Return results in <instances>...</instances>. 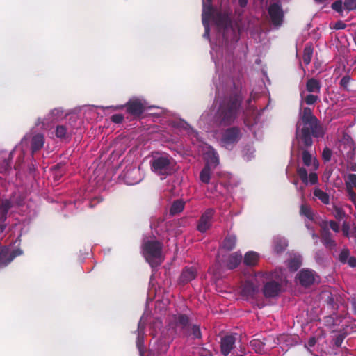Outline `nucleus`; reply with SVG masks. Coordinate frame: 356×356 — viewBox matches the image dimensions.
I'll list each match as a JSON object with an SVG mask.
<instances>
[{"label":"nucleus","mask_w":356,"mask_h":356,"mask_svg":"<svg viewBox=\"0 0 356 356\" xmlns=\"http://www.w3.org/2000/svg\"><path fill=\"white\" fill-rule=\"evenodd\" d=\"M350 225L349 223L344 221L342 225V232L345 236H349Z\"/></svg>","instance_id":"obj_48"},{"label":"nucleus","mask_w":356,"mask_h":356,"mask_svg":"<svg viewBox=\"0 0 356 356\" xmlns=\"http://www.w3.org/2000/svg\"><path fill=\"white\" fill-rule=\"evenodd\" d=\"M329 225H330V228L334 232H337L338 233L340 230L339 229V225L336 222V221H334V220H330L329 222Z\"/></svg>","instance_id":"obj_51"},{"label":"nucleus","mask_w":356,"mask_h":356,"mask_svg":"<svg viewBox=\"0 0 356 356\" xmlns=\"http://www.w3.org/2000/svg\"><path fill=\"white\" fill-rule=\"evenodd\" d=\"M332 155V150L328 147H325L322 152V159L325 162H329Z\"/></svg>","instance_id":"obj_39"},{"label":"nucleus","mask_w":356,"mask_h":356,"mask_svg":"<svg viewBox=\"0 0 356 356\" xmlns=\"http://www.w3.org/2000/svg\"><path fill=\"white\" fill-rule=\"evenodd\" d=\"M345 339V336L342 334H340L336 337L334 341V343L337 347H340Z\"/></svg>","instance_id":"obj_46"},{"label":"nucleus","mask_w":356,"mask_h":356,"mask_svg":"<svg viewBox=\"0 0 356 356\" xmlns=\"http://www.w3.org/2000/svg\"><path fill=\"white\" fill-rule=\"evenodd\" d=\"M287 246V243L285 241L282 239H276L274 241L273 250L277 254L283 252Z\"/></svg>","instance_id":"obj_30"},{"label":"nucleus","mask_w":356,"mask_h":356,"mask_svg":"<svg viewBox=\"0 0 356 356\" xmlns=\"http://www.w3.org/2000/svg\"><path fill=\"white\" fill-rule=\"evenodd\" d=\"M163 244L157 240L144 241L142 252L146 261L152 268H156L163 261L162 257Z\"/></svg>","instance_id":"obj_4"},{"label":"nucleus","mask_w":356,"mask_h":356,"mask_svg":"<svg viewBox=\"0 0 356 356\" xmlns=\"http://www.w3.org/2000/svg\"><path fill=\"white\" fill-rule=\"evenodd\" d=\"M143 335H140V339H139V334H138V338H137V346L138 347V348L140 350V353L141 356H143V353H142V351L140 350V344H141V343L143 342Z\"/></svg>","instance_id":"obj_56"},{"label":"nucleus","mask_w":356,"mask_h":356,"mask_svg":"<svg viewBox=\"0 0 356 356\" xmlns=\"http://www.w3.org/2000/svg\"><path fill=\"white\" fill-rule=\"evenodd\" d=\"M350 257V251L347 248L343 249L339 256V261L342 264H346Z\"/></svg>","instance_id":"obj_34"},{"label":"nucleus","mask_w":356,"mask_h":356,"mask_svg":"<svg viewBox=\"0 0 356 356\" xmlns=\"http://www.w3.org/2000/svg\"><path fill=\"white\" fill-rule=\"evenodd\" d=\"M242 261V254L239 252H235L229 255L226 266L228 269L232 270L238 267Z\"/></svg>","instance_id":"obj_19"},{"label":"nucleus","mask_w":356,"mask_h":356,"mask_svg":"<svg viewBox=\"0 0 356 356\" xmlns=\"http://www.w3.org/2000/svg\"><path fill=\"white\" fill-rule=\"evenodd\" d=\"M343 5L346 10H356V0H344Z\"/></svg>","instance_id":"obj_40"},{"label":"nucleus","mask_w":356,"mask_h":356,"mask_svg":"<svg viewBox=\"0 0 356 356\" xmlns=\"http://www.w3.org/2000/svg\"><path fill=\"white\" fill-rule=\"evenodd\" d=\"M185 202L181 200H177L174 201L170 209V214L171 216L177 215L181 213L184 208Z\"/></svg>","instance_id":"obj_25"},{"label":"nucleus","mask_w":356,"mask_h":356,"mask_svg":"<svg viewBox=\"0 0 356 356\" xmlns=\"http://www.w3.org/2000/svg\"><path fill=\"white\" fill-rule=\"evenodd\" d=\"M219 18H220V22H222L224 19V17H222V16H219Z\"/></svg>","instance_id":"obj_64"},{"label":"nucleus","mask_w":356,"mask_h":356,"mask_svg":"<svg viewBox=\"0 0 356 356\" xmlns=\"http://www.w3.org/2000/svg\"><path fill=\"white\" fill-rule=\"evenodd\" d=\"M258 291V288L250 281H246L241 290L243 296L246 298H253L256 293Z\"/></svg>","instance_id":"obj_20"},{"label":"nucleus","mask_w":356,"mask_h":356,"mask_svg":"<svg viewBox=\"0 0 356 356\" xmlns=\"http://www.w3.org/2000/svg\"><path fill=\"white\" fill-rule=\"evenodd\" d=\"M268 12L273 25L275 26H281L284 18L282 6L277 3H273L269 6Z\"/></svg>","instance_id":"obj_10"},{"label":"nucleus","mask_w":356,"mask_h":356,"mask_svg":"<svg viewBox=\"0 0 356 356\" xmlns=\"http://www.w3.org/2000/svg\"><path fill=\"white\" fill-rule=\"evenodd\" d=\"M211 169L210 165L207 163L200 173V179L202 182L209 184L211 179Z\"/></svg>","instance_id":"obj_26"},{"label":"nucleus","mask_w":356,"mask_h":356,"mask_svg":"<svg viewBox=\"0 0 356 356\" xmlns=\"http://www.w3.org/2000/svg\"><path fill=\"white\" fill-rule=\"evenodd\" d=\"M259 256L256 252L249 251L244 256L243 262L246 266H256L259 261Z\"/></svg>","instance_id":"obj_24"},{"label":"nucleus","mask_w":356,"mask_h":356,"mask_svg":"<svg viewBox=\"0 0 356 356\" xmlns=\"http://www.w3.org/2000/svg\"><path fill=\"white\" fill-rule=\"evenodd\" d=\"M321 242L326 248L331 249L337 245L335 241L332 239V233L326 227H323L321 228Z\"/></svg>","instance_id":"obj_17"},{"label":"nucleus","mask_w":356,"mask_h":356,"mask_svg":"<svg viewBox=\"0 0 356 356\" xmlns=\"http://www.w3.org/2000/svg\"><path fill=\"white\" fill-rule=\"evenodd\" d=\"M168 327L179 337H191L193 339H201L202 337L200 325L192 324L190 318L185 314L172 315L169 318Z\"/></svg>","instance_id":"obj_3"},{"label":"nucleus","mask_w":356,"mask_h":356,"mask_svg":"<svg viewBox=\"0 0 356 356\" xmlns=\"http://www.w3.org/2000/svg\"><path fill=\"white\" fill-rule=\"evenodd\" d=\"M346 24L343 21L339 20L334 24L333 29L336 30H343L346 29Z\"/></svg>","instance_id":"obj_49"},{"label":"nucleus","mask_w":356,"mask_h":356,"mask_svg":"<svg viewBox=\"0 0 356 356\" xmlns=\"http://www.w3.org/2000/svg\"><path fill=\"white\" fill-rule=\"evenodd\" d=\"M314 49L312 44H307L303 50L302 60L305 65H309L311 63L313 56Z\"/></svg>","instance_id":"obj_27"},{"label":"nucleus","mask_w":356,"mask_h":356,"mask_svg":"<svg viewBox=\"0 0 356 356\" xmlns=\"http://www.w3.org/2000/svg\"><path fill=\"white\" fill-rule=\"evenodd\" d=\"M347 188V191H348V193L350 197L351 200H354L355 199V197H356V194L354 192L353 188L348 186V187H346Z\"/></svg>","instance_id":"obj_55"},{"label":"nucleus","mask_w":356,"mask_h":356,"mask_svg":"<svg viewBox=\"0 0 356 356\" xmlns=\"http://www.w3.org/2000/svg\"><path fill=\"white\" fill-rule=\"evenodd\" d=\"M145 328V323L142 321V318H140V321L138 324V334L140 335L144 334V330Z\"/></svg>","instance_id":"obj_50"},{"label":"nucleus","mask_w":356,"mask_h":356,"mask_svg":"<svg viewBox=\"0 0 356 356\" xmlns=\"http://www.w3.org/2000/svg\"><path fill=\"white\" fill-rule=\"evenodd\" d=\"M346 187L356 188V175L350 174L348 176V179L346 181Z\"/></svg>","instance_id":"obj_38"},{"label":"nucleus","mask_w":356,"mask_h":356,"mask_svg":"<svg viewBox=\"0 0 356 356\" xmlns=\"http://www.w3.org/2000/svg\"><path fill=\"white\" fill-rule=\"evenodd\" d=\"M248 0H238V4L241 8H245L248 4Z\"/></svg>","instance_id":"obj_58"},{"label":"nucleus","mask_w":356,"mask_h":356,"mask_svg":"<svg viewBox=\"0 0 356 356\" xmlns=\"http://www.w3.org/2000/svg\"><path fill=\"white\" fill-rule=\"evenodd\" d=\"M204 26L205 27V33H204V35L209 37V26H208V23H205V25H204Z\"/></svg>","instance_id":"obj_59"},{"label":"nucleus","mask_w":356,"mask_h":356,"mask_svg":"<svg viewBox=\"0 0 356 356\" xmlns=\"http://www.w3.org/2000/svg\"><path fill=\"white\" fill-rule=\"evenodd\" d=\"M297 174L302 182L307 185L308 182L311 184H315L318 182V175L315 172H311L308 177L307 170L303 167H299L297 169Z\"/></svg>","instance_id":"obj_16"},{"label":"nucleus","mask_w":356,"mask_h":356,"mask_svg":"<svg viewBox=\"0 0 356 356\" xmlns=\"http://www.w3.org/2000/svg\"><path fill=\"white\" fill-rule=\"evenodd\" d=\"M331 8L338 13H341L343 9V2L341 0H337L331 5Z\"/></svg>","instance_id":"obj_42"},{"label":"nucleus","mask_w":356,"mask_h":356,"mask_svg":"<svg viewBox=\"0 0 356 356\" xmlns=\"http://www.w3.org/2000/svg\"><path fill=\"white\" fill-rule=\"evenodd\" d=\"M236 338L234 335H225L221 339L220 351L222 355L227 356L234 348Z\"/></svg>","instance_id":"obj_14"},{"label":"nucleus","mask_w":356,"mask_h":356,"mask_svg":"<svg viewBox=\"0 0 356 356\" xmlns=\"http://www.w3.org/2000/svg\"><path fill=\"white\" fill-rule=\"evenodd\" d=\"M124 106L126 107L127 112L134 117H140L145 111V106L139 99H131L125 106H121L120 108Z\"/></svg>","instance_id":"obj_11"},{"label":"nucleus","mask_w":356,"mask_h":356,"mask_svg":"<svg viewBox=\"0 0 356 356\" xmlns=\"http://www.w3.org/2000/svg\"><path fill=\"white\" fill-rule=\"evenodd\" d=\"M318 99V97L317 95L309 94L305 97V102L307 105H312L315 104Z\"/></svg>","instance_id":"obj_41"},{"label":"nucleus","mask_w":356,"mask_h":356,"mask_svg":"<svg viewBox=\"0 0 356 356\" xmlns=\"http://www.w3.org/2000/svg\"><path fill=\"white\" fill-rule=\"evenodd\" d=\"M297 145V150L300 153L302 163L305 165L309 167L312 165L313 156L310 152V149L312 146H308L307 147L300 146L299 143H296ZM314 164L316 168L318 166V163L315 159H314Z\"/></svg>","instance_id":"obj_13"},{"label":"nucleus","mask_w":356,"mask_h":356,"mask_svg":"<svg viewBox=\"0 0 356 356\" xmlns=\"http://www.w3.org/2000/svg\"><path fill=\"white\" fill-rule=\"evenodd\" d=\"M48 122H49L48 118L42 119V118H39L37 119L35 125L40 126V124H42V126H44Z\"/></svg>","instance_id":"obj_54"},{"label":"nucleus","mask_w":356,"mask_h":356,"mask_svg":"<svg viewBox=\"0 0 356 356\" xmlns=\"http://www.w3.org/2000/svg\"><path fill=\"white\" fill-rule=\"evenodd\" d=\"M250 345L255 350L257 353H261L264 348L265 344L259 340H252L250 341Z\"/></svg>","instance_id":"obj_35"},{"label":"nucleus","mask_w":356,"mask_h":356,"mask_svg":"<svg viewBox=\"0 0 356 356\" xmlns=\"http://www.w3.org/2000/svg\"><path fill=\"white\" fill-rule=\"evenodd\" d=\"M214 214L215 210L212 208H209L201 215L197 225V229L200 232L204 233L211 228Z\"/></svg>","instance_id":"obj_9"},{"label":"nucleus","mask_w":356,"mask_h":356,"mask_svg":"<svg viewBox=\"0 0 356 356\" xmlns=\"http://www.w3.org/2000/svg\"><path fill=\"white\" fill-rule=\"evenodd\" d=\"M134 172H135V170H134L131 171L130 172H127L126 176L128 177L129 175V174H133Z\"/></svg>","instance_id":"obj_63"},{"label":"nucleus","mask_w":356,"mask_h":356,"mask_svg":"<svg viewBox=\"0 0 356 356\" xmlns=\"http://www.w3.org/2000/svg\"><path fill=\"white\" fill-rule=\"evenodd\" d=\"M56 136L58 138L63 139L67 137V129L64 125H58L56 128Z\"/></svg>","instance_id":"obj_33"},{"label":"nucleus","mask_w":356,"mask_h":356,"mask_svg":"<svg viewBox=\"0 0 356 356\" xmlns=\"http://www.w3.org/2000/svg\"><path fill=\"white\" fill-rule=\"evenodd\" d=\"M346 263L352 268L356 267V257H350Z\"/></svg>","instance_id":"obj_52"},{"label":"nucleus","mask_w":356,"mask_h":356,"mask_svg":"<svg viewBox=\"0 0 356 356\" xmlns=\"http://www.w3.org/2000/svg\"><path fill=\"white\" fill-rule=\"evenodd\" d=\"M44 136L41 134H36L33 136L31 139V151L34 154L35 152L40 150L44 145Z\"/></svg>","instance_id":"obj_22"},{"label":"nucleus","mask_w":356,"mask_h":356,"mask_svg":"<svg viewBox=\"0 0 356 356\" xmlns=\"http://www.w3.org/2000/svg\"><path fill=\"white\" fill-rule=\"evenodd\" d=\"M350 168L352 171H356V163H352Z\"/></svg>","instance_id":"obj_60"},{"label":"nucleus","mask_w":356,"mask_h":356,"mask_svg":"<svg viewBox=\"0 0 356 356\" xmlns=\"http://www.w3.org/2000/svg\"><path fill=\"white\" fill-rule=\"evenodd\" d=\"M195 277V268L193 267H186L183 269L179 277V281L183 284H186L194 280Z\"/></svg>","instance_id":"obj_21"},{"label":"nucleus","mask_w":356,"mask_h":356,"mask_svg":"<svg viewBox=\"0 0 356 356\" xmlns=\"http://www.w3.org/2000/svg\"><path fill=\"white\" fill-rule=\"evenodd\" d=\"M326 302L327 303V305L332 308V309H335L336 307H335V302H334V299L332 296V295L331 293H330L326 299Z\"/></svg>","instance_id":"obj_47"},{"label":"nucleus","mask_w":356,"mask_h":356,"mask_svg":"<svg viewBox=\"0 0 356 356\" xmlns=\"http://www.w3.org/2000/svg\"><path fill=\"white\" fill-rule=\"evenodd\" d=\"M281 285L277 282L270 281L266 282L263 288V293L266 298H274L279 295Z\"/></svg>","instance_id":"obj_15"},{"label":"nucleus","mask_w":356,"mask_h":356,"mask_svg":"<svg viewBox=\"0 0 356 356\" xmlns=\"http://www.w3.org/2000/svg\"><path fill=\"white\" fill-rule=\"evenodd\" d=\"M63 111L58 108H54L51 111V112L48 114V120L54 121L57 118L62 115Z\"/></svg>","instance_id":"obj_37"},{"label":"nucleus","mask_w":356,"mask_h":356,"mask_svg":"<svg viewBox=\"0 0 356 356\" xmlns=\"http://www.w3.org/2000/svg\"><path fill=\"white\" fill-rule=\"evenodd\" d=\"M300 213V215L307 217L309 220H314V213L312 212V210L311 207L306 204H302L301 205Z\"/></svg>","instance_id":"obj_31"},{"label":"nucleus","mask_w":356,"mask_h":356,"mask_svg":"<svg viewBox=\"0 0 356 356\" xmlns=\"http://www.w3.org/2000/svg\"><path fill=\"white\" fill-rule=\"evenodd\" d=\"M111 121L115 124L122 123L124 120V115L122 114H114L111 118Z\"/></svg>","instance_id":"obj_44"},{"label":"nucleus","mask_w":356,"mask_h":356,"mask_svg":"<svg viewBox=\"0 0 356 356\" xmlns=\"http://www.w3.org/2000/svg\"><path fill=\"white\" fill-rule=\"evenodd\" d=\"M321 88V82L315 78L309 79L306 83V90L309 92L319 93Z\"/></svg>","instance_id":"obj_23"},{"label":"nucleus","mask_w":356,"mask_h":356,"mask_svg":"<svg viewBox=\"0 0 356 356\" xmlns=\"http://www.w3.org/2000/svg\"><path fill=\"white\" fill-rule=\"evenodd\" d=\"M326 133L323 124L314 115L312 109L305 107L300 112L296 124L295 140L300 146H313L314 138H323Z\"/></svg>","instance_id":"obj_1"},{"label":"nucleus","mask_w":356,"mask_h":356,"mask_svg":"<svg viewBox=\"0 0 356 356\" xmlns=\"http://www.w3.org/2000/svg\"><path fill=\"white\" fill-rule=\"evenodd\" d=\"M316 343V339L315 337H310L309 341H308V345L310 346V347H313L315 346V344Z\"/></svg>","instance_id":"obj_57"},{"label":"nucleus","mask_w":356,"mask_h":356,"mask_svg":"<svg viewBox=\"0 0 356 356\" xmlns=\"http://www.w3.org/2000/svg\"><path fill=\"white\" fill-rule=\"evenodd\" d=\"M24 197L15 192L13 193L9 199L0 198V232H3L7 227L6 220L9 210L14 206L24 204Z\"/></svg>","instance_id":"obj_6"},{"label":"nucleus","mask_w":356,"mask_h":356,"mask_svg":"<svg viewBox=\"0 0 356 356\" xmlns=\"http://www.w3.org/2000/svg\"><path fill=\"white\" fill-rule=\"evenodd\" d=\"M10 169V165L8 161L4 160L0 165V172L3 173Z\"/></svg>","instance_id":"obj_45"},{"label":"nucleus","mask_w":356,"mask_h":356,"mask_svg":"<svg viewBox=\"0 0 356 356\" xmlns=\"http://www.w3.org/2000/svg\"><path fill=\"white\" fill-rule=\"evenodd\" d=\"M213 15V7L211 5L203 4L202 11V23L205 25V23H208V20Z\"/></svg>","instance_id":"obj_29"},{"label":"nucleus","mask_w":356,"mask_h":356,"mask_svg":"<svg viewBox=\"0 0 356 356\" xmlns=\"http://www.w3.org/2000/svg\"><path fill=\"white\" fill-rule=\"evenodd\" d=\"M302 264L300 258L294 257L289 261L288 267L291 271H296Z\"/></svg>","instance_id":"obj_32"},{"label":"nucleus","mask_w":356,"mask_h":356,"mask_svg":"<svg viewBox=\"0 0 356 356\" xmlns=\"http://www.w3.org/2000/svg\"><path fill=\"white\" fill-rule=\"evenodd\" d=\"M351 78L349 75H346L340 81L341 87L343 88L346 90H348V86L350 82Z\"/></svg>","instance_id":"obj_43"},{"label":"nucleus","mask_w":356,"mask_h":356,"mask_svg":"<svg viewBox=\"0 0 356 356\" xmlns=\"http://www.w3.org/2000/svg\"><path fill=\"white\" fill-rule=\"evenodd\" d=\"M314 272L309 269H302L297 274L296 279L305 287H308L314 284L315 281Z\"/></svg>","instance_id":"obj_12"},{"label":"nucleus","mask_w":356,"mask_h":356,"mask_svg":"<svg viewBox=\"0 0 356 356\" xmlns=\"http://www.w3.org/2000/svg\"><path fill=\"white\" fill-rule=\"evenodd\" d=\"M151 170L160 176H168L173 172V159L168 154L153 155L150 161Z\"/></svg>","instance_id":"obj_5"},{"label":"nucleus","mask_w":356,"mask_h":356,"mask_svg":"<svg viewBox=\"0 0 356 356\" xmlns=\"http://www.w3.org/2000/svg\"><path fill=\"white\" fill-rule=\"evenodd\" d=\"M237 243V237L234 234H228L222 242L221 248L226 251L233 250Z\"/></svg>","instance_id":"obj_18"},{"label":"nucleus","mask_w":356,"mask_h":356,"mask_svg":"<svg viewBox=\"0 0 356 356\" xmlns=\"http://www.w3.org/2000/svg\"><path fill=\"white\" fill-rule=\"evenodd\" d=\"M210 162L213 163L215 166L219 163L218 156L216 153L213 154L212 156L211 157Z\"/></svg>","instance_id":"obj_53"},{"label":"nucleus","mask_w":356,"mask_h":356,"mask_svg":"<svg viewBox=\"0 0 356 356\" xmlns=\"http://www.w3.org/2000/svg\"><path fill=\"white\" fill-rule=\"evenodd\" d=\"M242 137L241 130L238 127H231L227 128L222 133L220 141L223 146L229 148L236 144Z\"/></svg>","instance_id":"obj_7"},{"label":"nucleus","mask_w":356,"mask_h":356,"mask_svg":"<svg viewBox=\"0 0 356 356\" xmlns=\"http://www.w3.org/2000/svg\"><path fill=\"white\" fill-rule=\"evenodd\" d=\"M314 195L325 204L330 203L329 195L320 188H315L314 190Z\"/></svg>","instance_id":"obj_28"},{"label":"nucleus","mask_w":356,"mask_h":356,"mask_svg":"<svg viewBox=\"0 0 356 356\" xmlns=\"http://www.w3.org/2000/svg\"><path fill=\"white\" fill-rule=\"evenodd\" d=\"M352 305H353V307L354 308V309L355 310V312H356V300H355L353 302H352Z\"/></svg>","instance_id":"obj_62"},{"label":"nucleus","mask_w":356,"mask_h":356,"mask_svg":"<svg viewBox=\"0 0 356 356\" xmlns=\"http://www.w3.org/2000/svg\"><path fill=\"white\" fill-rule=\"evenodd\" d=\"M243 101L239 92L230 93L221 99L213 116L216 126L227 127L234 124L240 114Z\"/></svg>","instance_id":"obj_2"},{"label":"nucleus","mask_w":356,"mask_h":356,"mask_svg":"<svg viewBox=\"0 0 356 356\" xmlns=\"http://www.w3.org/2000/svg\"><path fill=\"white\" fill-rule=\"evenodd\" d=\"M327 0H314L315 2L318 3H324L325 1H326Z\"/></svg>","instance_id":"obj_61"},{"label":"nucleus","mask_w":356,"mask_h":356,"mask_svg":"<svg viewBox=\"0 0 356 356\" xmlns=\"http://www.w3.org/2000/svg\"><path fill=\"white\" fill-rule=\"evenodd\" d=\"M333 214L335 218H337L339 220L343 219L346 216L344 210L342 208L338 207H334Z\"/></svg>","instance_id":"obj_36"},{"label":"nucleus","mask_w":356,"mask_h":356,"mask_svg":"<svg viewBox=\"0 0 356 356\" xmlns=\"http://www.w3.org/2000/svg\"><path fill=\"white\" fill-rule=\"evenodd\" d=\"M23 254V251L17 248L11 252L6 246L0 245V268L7 266L10 264L16 257L20 256Z\"/></svg>","instance_id":"obj_8"}]
</instances>
